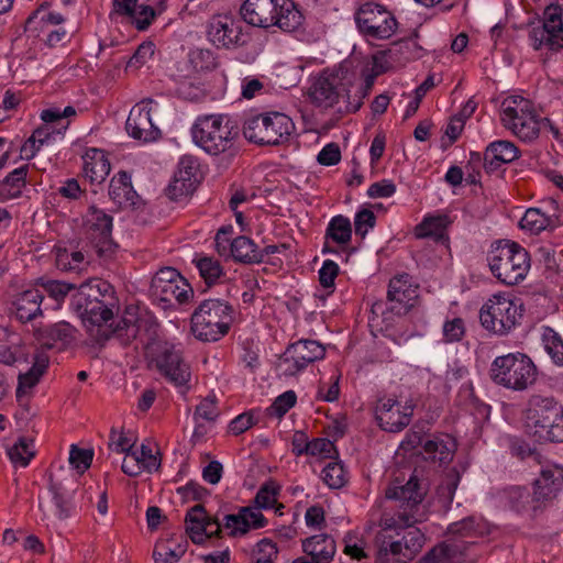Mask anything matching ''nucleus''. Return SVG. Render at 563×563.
I'll list each match as a JSON object with an SVG mask.
<instances>
[{"label":"nucleus","mask_w":563,"mask_h":563,"mask_svg":"<svg viewBox=\"0 0 563 563\" xmlns=\"http://www.w3.org/2000/svg\"><path fill=\"white\" fill-rule=\"evenodd\" d=\"M240 12L252 26H276L284 32H294L303 22V15L292 0H245Z\"/></svg>","instance_id":"obj_5"},{"label":"nucleus","mask_w":563,"mask_h":563,"mask_svg":"<svg viewBox=\"0 0 563 563\" xmlns=\"http://www.w3.org/2000/svg\"><path fill=\"white\" fill-rule=\"evenodd\" d=\"M427 494V487L415 475L405 485L393 483L385 492L387 500L398 503L395 514L385 511L375 536L376 563H407L422 550L426 537L413 528L416 514Z\"/></svg>","instance_id":"obj_1"},{"label":"nucleus","mask_w":563,"mask_h":563,"mask_svg":"<svg viewBox=\"0 0 563 563\" xmlns=\"http://www.w3.org/2000/svg\"><path fill=\"white\" fill-rule=\"evenodd\" d=\"M450 220L448 216H430L426 217L421 223L415 229V234L419 239L443 236Z\"/></svg>","instance_id":"obj_42"},{"label":"nucleus","mask_w":563,"mask_h":563,"mask_svg":"<svg viewBox=\"0 0 563 563\" xmlns=\"http://www.w3.org/2000/svg\"><path fill=\"white\" fill-rule=\"evenodd\" d=\"M231 257L246 264L262 263L263 252L250 238L241 235L232 240Z\"/></svg>","instance_id":"obj_36"},{"label":"nucleus","mask_w":563,"mask_h":563,"mask_svg":"<svg viewBox=\"0 0 563 563\" xmlns=\"http://www.w3.org/2000/svg\"><path fill=\"white\" fill-rule=\"evenodd\" d=\"M496 503L530 520L537 518L545 509L534 492L531 495L527 488L520 486L499 490L496 494Z\"/></svg>","instance_id":"obj_19"},{"label":"nucleus","mask_w":563,"mask_h":563,"mask_svg":"<svg viewBox=\"0 0 563 563\" xmlns=\"http://www.w3.org/2000/svg\"><path fill=\"white\" fill-rule=\"evenodd\" d=\"M152 104L151 99H144L131 109L125 122L129 136L139 141H157L162 137L161 130L152 121Z\"/></svg>","instance_id":"obj_22"},{"label":"nucleus","mask_w":563,"mask_h":563,"mask_svg":"<svg viewBox=\"0 0 563 563\" xmlns=\"http://www.w3.org/2000/svg\"><path fill=\"white\" fill-rule=\"evenodd\" d=\"M278 492L279 487L274 482L265 483L255 496L256 508L243 507L238 514L225 515L223 521L209 517L202 505H195L186 515V532L194 543L201 544L209 538L220 537L222 528L230 530L233 537L263 528L267 520L258 508L268 509L277 505L276 512L282 514L284 506L277 504Z\"/></svg>","instance_id":"obj_3"},{"label":"nucleus","mask_w":563,"mask_h":563,"mask_svg":"<svg viewBox=\"0 0 563 563\" xmlns=\"http://www.w3.org/2000/svg\"><path fill=\"white\" fill-rule=\"evenodd\" d=\"M563 487V467L558 464L542 466L540 475L533 483L538 498L547 508Z\"/></svg>","instance_id":"obj_24"},{"label":"nucleus","mask_w":563,"mask_h":563,"mask_svg":"<svg viewBox=\"0 0 563 563\" xmlns=\"http://www.w3.org/2000/svg\"><path fill=\"white\" fill-rule=\"evenodd\" d=\"M266 130L263 115H257L244 123L243 135L246 141H266Z\"/></svg>","instance_id":"obj_51"},{"label":"nucleus","mask_w":563,"mask_h":563,"mask_svg":"<svg viewBox=\"0 0 563 563\" xmlns=\"http://www.w3.org/2000/svg\"><path fill=\"white\" fill-rule=\"evenodd\" d=\"M322 481L332 489L342 488L347 483V473L341 462L331 461L322 470Z\"/></svg>","instance_id":"obj_47"},{"label":"nucleus","mask_w":563,"mask_h":563,"mask_svg":"<svg viewBox=\"0 0 563 563\" xmlns=\"http://www.w3.org/2000/svg\"><path fill=\"white\" fill-rule=\"evenodd\" d=\"M42 286L44 287L48 296L52 297L57 302H62L65 299V297L69 294V291L75 288L73 284L54 279L43 282Z\"/></svg>","instance_id":"obj_57"},{"label":"nucleus","mask_w":563,"mask_h":563,"mask_svg":"<svg viewBox=\"0 0 563 563\" xmlns=\"http://www.w3.org/2000/svg\"><path fill=\"white\" fill-rule=\"evenodd\" d=\"M412 412V405H406L402 409H400V405H398L389 413H384L385 417H382L378 423L385 431L398 432L410 423Z\"/></svg>","instance_id":"obj_38"},{"label":"nucleus","mask_w":563,"mask_h":563,"mask_svg":"<svg viewBox=\"0 0 563 563\" xmlns=\"http://www.w3.org/2000/svg\"><path fill=\"white\" fill-rule=\"evenodd\" d=\"M47 365V357L37 356L27 372L19 374L15 397L20 405L24 406L27 404L34 387L38 384Z\"/></svg>","instance_id":"obj_27"},{"label":"nucleus","mask_w":563,"mask_h":563,"mask_svg":"<svg viewBox=\"0 0 563 563\" xmlns=\"http://www.w3.org/2000/svg\"><path fill=\"white\" fill-rule=\"evenodd\" d=\"M396 192V185L388 179H383L372 184L367 189L369 198H388Z\"/></svg>","instance_id":"obj_64"},{"label":"nucleus","mask_w":563,"mask_h":563,"mask_svg":"<svg viewBox=\"0 0 563 563\" xmlns=\"http://www.w3.org/2000/svg\"><path fill=\"white\" fill-rule=\"evenodd\" d=\"M232 227H223L216 234V250L220 256L231 257V243L232 240L230 234L232 233Z\"/></svg>","instance_id":"obj_63"},{"label":"nucleus","mask_w":563,"mask_h":563,"mask_svg":"<svg viewBox=\"0 0 563 563\" xmlns=\"http://www.w3.org/2000/svg\"><path fill=\"white\" fill-rule=\"evenodd\" d=\"M526 426L539 442H563V406L551 397L532 396Z\"/></svg>","instance_id":"obj_9"},{"label":"nucleus","mask_w":563,"mask_h":563,"mask_svg":"<svg viewBox=\"0 0 563 563\" xmlns=\"http://www.w3.org/2000/svg\"><path fill=\"white\" fill-rule=\"evenodd\" d=\"M325 349L314 340H299L290 344L280 358L279 368L286 376H294L309 364L324 357Z\"/></svg>","instance_id":"obj_17"},{"label":"nucleus","mask_w":563,"mask_h":563,"mask_svg":"<svg viewBox=\"0 0 563 563\" xmlns=\"http://www.w3.org/2000/svg\"><path fill=\"white\" fill-rule=\"evenodd\" d=\"M135 441L123 432H117L113 428L110 432V448L119 453L132 452Z\"/></svg>","instance_id":"obj_62"},{"label":"nucleus","mask_w":563,"mask_h":563,"mask_svg":"<svg viewBox=\"0 0 563 563\" xmlns=\"http://www.w3.org/2000/svg\"><path fill=\"white\" fill-rule=\"evenodd\" d=\"M77 329L67 321H59L35 330L36 340L48 349L65 350L77 339Z\"/></svg>","instance_id":"obj_23"},{"label":"nucleus","mask_w":563,"mask_h":563,"mask_svg":"<svg viewBox=\"0 0 563 563\" xmlns=\"http://www.w3.org/2000/svg\"><path fill=\"white\" fill-rule=\"evenodd\" d=\"M443 340L446 343L459 342L465 334V323L462 318L455 317L450 320H445L443 323Z\"/></svg>","instance_id":"obj_53"},{"label":"nucleus","mask_w":563,"mask_h":563,"mask_svg":"<svg viewBox=\"0 0 563 563\" xmlns=\"http://www.w3.org/2000/svg\"><path fill=\"white\" fill-rule=\"evenodd\" d=\"M71 307L80 317L84 325L103 343L111 335L128 344L131 340L142 338V331L154 338L157 332V321L152 317L132 319L121 318L113 325L114 316L119 312V301L114 295L113 286L100 278L82 283L71 297Z\"/></svg>","instance_id":"obj_2"},{"label":"nucleus","mask_w":563,"mask_h":563,"mask_svg":"<svg viewBox=\"0 0 563 563\" xmlns=\"http://www.w3.org/2000/svg\"><path fill=\"white\" fill-rule=\"evenodd\" d=\"M487 262L492 274L506 285L521 282L530 268L526 249L510 240L494 241L487 253Z\"/></svg>","instance_id":"obj_7"},{"label":"nucleus","mask_w":563,"mask_h":563,"mask_svg":"<svg viewBox=\"0 0 563 563\" xmlns=\"http://www.w3.org/2000/svg\"><path fill=\"white\" fill-rule=\"evenodd\" d=\"M76 115V109L67 106L64 109L49 108L41 112L43 124L26 141H57L63 139L69 126V118Z\"/></svg>","instance_id":"obj_21"},{"label":"nucleus","mask_w":563,"mask_h":563,"mask_svg":"<svg viewBox=\"0 0 563 563\" xmlns=\"http://www.w3.org/2000/svg\"><path fill=\"white\" fill-rule=\"evenodd\" d=\"M93 453L90 450L79 449L76 445H71L69 452V463L74 468L84 473L91 465Z\"/></svg>","instance_id":"obj_54"},{"label":"nucleus","mask_w":563,"mask_h":563,"mask_svg":"<svg viewBox=\"0 0 563 563\" xmlns=\"http://www.w3.org/2000/svg\"><path fill=\"white\" fill-rule=\"evenodd\" d=\"M194 263L200 274V277L208 286L217 284L220 278L224 276L221 264L212 257L202 256L194 260Z\"/></svg>","instance_id":"obj_44"},{"label":"nucleus","mask_w":563,"mask_h":563,"mask_svg":"<svg viewBox=\"0 0 563 563\" xmlns=\"http://www.w3.org/2000/svg\"><path fill=\"white\" fill-rule=\"evenodd\" d=\"M541 342L552 362L563 366V336L550 327H543Z\"/></svg>","instance_id":"obj_40"},{"label":"nucleus","mask_w":563,"mask_h":563,"mask_svg":"<svg viewBox=\"0 0 563 563\" xmlns=\"http://www.w3.org/2000/svg\"><path fill=\"white\" fill-rule=\"evenodd\" d=\"M233 320L234 310L229 302L206 299L191 314V331L200 341L214 342L229 332Z\"/></svg>","instance_id":"obj_10"},{"label":"nucleus","mask_w":563,"mask_h":563,"mask_svg":"<svg viewBox=\"0 0 563 563\" xmlns=\"http://www.w3.org/2000/svg\"><path fill=\"white\" fill-rule=\"evenodd\" d=\"M200 183L199 164L192 156H183L177 165V169L167 186L166 196L175 201L191 196Z\"/></svg>","instance_id":"obj_20"},{"label":"nucleus","mask_w":563,"mask_h":563,"mask_svg":"<svg viewBox=\"0 0 563 563\" xmlns=\"http://www.w3.org/2000/svg\"><path fill=\"white\" fill-rule=\"evenodd\" d=\"M459 552V544L442 543L430 550L418 563H453Z\"/></svg>","instance_id":"obj_45"},{"label":"nucleus","mask_w":563,"mask_h":563,"mask_svg":"<svg viewBox=\"0 0 563 563\" xmlns=\"http://www.w3.org/2000/svg\"><path fill=\"white\" fill-rule=\"evenodd\" d=\"M418 297V285L412 282L411 276L399 274L389 282L386 301L374 302L371 312L389 320L386 316L388 313L402 316L409 312L416 306Z\"/></svg>","instance_id":"obj_12"},{"label":"nucleus","mask_w":563,"mask_h":563,"mask_svg":"<svg viewBox=\"0 0 563 563\" xmlns=\"http://www.w3.org/2000/svg\"><path fill=\"white\" fill-rule=\"evenodd\" d=\"M155 45L152 42H143L128 62V67L140 68L153 58Z\"/></svg>","instance_id":"obj_58"},{"label":"nucleus","mask_w":563,"mask_h":563,"mask_svg":"<svg viewBox=\"0 0 563 563\" xmlns=\"http://www.w3.org/2000/svg\"><path fill=\"white\" fill-rule=\"evenodd\" d=\"M55 263L57 268L64 272H78L86 264L82 252L67 249L56 250Z\"/></svg>","instance_id":"obj_46"},{"label":"nucleus","mask_w":563,"mask_h":563,"mask_svg":"<svg viewBox=\"0 0 563 563\" xmlns=\"http://www.w3.org/2000/svg\"><path fill=\"white\" fill-rule=\"evenodd\" d=\"M186 553V543L163 540L155 544L153 559L155 563H176Z\"/></svg>","instance_id":"obj_41"},{"label":"nucleus","mask_w":563,"mask_h":563,"mask_svg":"<svg viewBox=\"0 0 563 563\" xmlns=\"http://www.w3.org/2000/svg\"><path fill=\"white\" fill-rule=\"evenodd\" d=\"M296 394L292 390L285 391L278 396L271 407L267 408L268 416L282 418L296 404Z\"/></svg>","instance_id":"obj_50"},{"label":"nucleus","mask_w":563,"mask_h":563,"mask_svg":"<svg viewBox=\"0 0 563 563\" xmlns=\"http://www.w3.org/2000/svg\"><path fill=\"white\" fill-rule=\"evenodd\" d=\"M109 196L120 208L135 206L139 198L136 191L133 189L131 176L125 172H120L111 179Z\"/></svg>","instance_id":"obj_31"},{"label":"nucleus","mask_w":563,"mask_h":563,"mask_svg":"<svg viewBox=\"0 0 563 563\" xmlns=\"http://www.w3.org/2000/svg\"><path fill=\"white\" fill-rule=\"evenodd\" d=\"M456 443L453 438L449 435L434 437L427 440L423 444V451L427 459L439 462L440 464L450 463L453 460Z\"/></svg>","instance_id":"obj_34"},{"label":"nucleus","mask_w":563,"mask_h":563,"mask_svg":"<svg viewBox=\"0 0 563 563\" xmlns=\"http://www.w3.org/2000/svg\"><path fill=\"white\" fill-rule=\"evenodd\" d=\"M218 416L219 410L217 408L214 397H207L203 400H201L200 404L196 407L194 420H203L207 423L211 424L216 421Z\"/></svg>","instance_id":"obj_52"},{"label":"nucleus","mask_w":563,"mask_h":563,"mask_svg":"<svg viewBox=\"0 0 563 563\" xmlns=\"http://www.w3.org/2000/svg\"><path fill=\"white\" fill-rule=\"evenodd\" d=\"M27 169V165L15 168L0 181V201L16 199L22 195L26 186Z\"/></svg>","instance_id":"obj_35"},{"label":"nucleus","mask_w":563,"mask_h":563,"mask_svg":"<svg viewBox=\"0 0 563 563\" xmlns=\"http://www.w3.org/2000/svg\"><path fill=\"white\" fill-rule=\"evenodd\" d=\"M150 291L165 307L172 306L174 301L187 303L194 297L189 283L173 267H164L153 276Z\"/></svg>","instance_id":"obj_15"},{"label":"nucleus","mask_w":563,"mask_h":563,"mask_svg":"<svg viewBox=\"0 0 563 563\" xmlns=\"http://www.w3.org/2000/svg\"><path fill=\"white\" fill-rule=\"evenodd\" d=\"M352 239V225L349 218L335 216L328 223L325 230V243L323 253L335 252L329 244V241L338 245H347Z\"/></svg>","instance_id":"obj_33"},{"label":"nucleus","mask_w":563,"mask_h":563,"mask_svg":"<svg viewBox=\"0 0 563 563\" xmlns=\"http://www.w3.org/2000/svg\"><path fill=\"white\" fill-rule=\"evenodd\" d=\"M521 317V306L510 296L503 295L492 296L479 312L482 325L499 335L510 332Z\"/></svg>","instance_id":"obj_13"},{"label":"nucleus","mask_w":563,"mask_h":563,"mask_svg":"<svg viewBox=\"0 0 563 563\" xmlns=\"http://www.w3.org/2000/svg\"><path fill=\"white\" fill-rule=\"evenodd\" d=\"M43 298V294L36 288H30L19 294L13 301L15 317L21 322H27L42 314Z\"/></svg>","instance_id":"obj_29"},{"label":"nucleus","mask_w":563,"mask_h":563,"mask_svg":"<svg viewBox=\"0 0 563 563\" xmlns=\"http://www.w3.org/2000/svg\"><path fill=\"white\" fill-rule=\"evenodd\" d=\"M257 556L255 562L274 563L278 555L276 543L269 539H262L257 544Z\"/></svg>","instance_id":"obj_61"},{"label":"nucleus","mask_w":563,"mask_h":563,"mask_svg":"<svg viewBox=\"0 0 563 563\" xmlns=\"http://www.w3.org/2000/svg\"><path fill=\"white\" fill-rule=\"evenodd\" d=\"M543 25L556 33V35L553 36L556 44H563L562 9L559 4L552 3L547 7L544 10Z\"/></svg>","instance_id":"obj_48"},{"label":"nucleus","mask_w":563,"mask_h":563,"mask_svg":"<svg viewBox=\"0 0 563 563\" xmlns=\"http://www.w3.org/2000/svg\"><path fill=\"white\" fill-rule=\"evenodd\" d=\"M113 218L104 210L90 207L84 218V234L100 256L113 251Z\"/></svg>","instance_id":"obj_16"},{"label":"nucleus","mask_w":563,"mask_h":563,"mask_svg":"<svg viewBox=\"0 0 563 563\" xmlns=\"http://www.w3.org/2000/svg\"><path fill=\"white\" fill-rule=\"evenodd\" d=\"M354 19L358 31L372 40H388L398 29V21L393 12L375 2L362 4Z\"/></svg>","instance_id":"obj_14"},{"label":"nucleus","mask_w":563,"mask_h":563,"mask_svg":"<svg viewBox=\"0 0 563 563\" xmlns=\"http://www.w3.org/2000/svg\"><path fill=\"white\" fill-rule=\"evenodd\" d=\"M155 15L156 13L152 7L142 4L135 7L133 14H130L128 18H130L137 30L144 31L151 25Z\"/></svg>","instance_id":"obj_56"},{"label":"nucleus","mask_w":563,"mask_h":563,"mask_svg":"<svg viewBox=\"0 0 563 563\" xmlns=\"http://www.w3.org/2000/svg\"><path fill=\"white\" fill-rule=\"evenodd\" d=\"M84 174L91 183H102L111 170L110 162L103 150L89 148L82 156Z\"/></svg>","instance_id":"obj_30"},{"label":"nucleus","mask_w":563,"mask_h":563,"mask_svg":"<svg viewBox=\"0 0 563 563\" xmlns=\"http://www.w3.org/2000/svg\"><path fill=\"white\" fill-rule=\"evenodd\" d=\"M341 150L336 143H327V145L317 155V162L322 166H333L341 161Z\"/></svg>","instance_id":"obj_59"},{"label":"nucleus","mask_w":563,"mask_h":563,"mask_svg":"<svg viewBox=\"0 0 563 563\" xmlns=\"http://www.w3.org/2000/svg\"><path fill=\"white\" fill-rule=\"evenodd\" d=\"M501 121L505 128L521 141H532L539 137H549L545 132H551L552 137H559V130L551 124L549 119H540L533 103L521 97L510 96L501 102Z\"/></svg>","instance_id":"obj_6"},{"label":"nucleus","mask_w":563,"mask_h":563,"mask_svg":"<svg viewBox=\"0 0 563 563\" xmlns=\"http://www.w3.org/2000/svg\"><path fill=\"white\" fill-rule=\"evenodd\" d=\"M48 490L52 494L55 506V515L58 519L65 520L69 518L75 509L73 497L75 489L63 481L54 479L53 475L48 476Z\"/></svg>","instance_id":"obj_28"},{"label":"nucleus","mask_w":563,"mask_h":563,"mask_svg":"<svg viewBox=\"0 0 563 563\" xmlns=\"http://www.w3.org/2000/svg\"><path fill=\"white\" fill-rule=\"evenodd\" d=\"M208 40L218 48H234L246 43L242 23L228 14L212 16L207 24Z\"/></svg>","instance_id":"obj_18"},{"label":"nucleus","mask_w":563,"mask_h":563,"mask_svg":"<svg viewBox=\"0 0 563 563\" xmlns=\"http://www.w3.org/2000/svg\"><path fill=\"white\" fill-rule=\"evenodd\" d=\"M490 378L505 388L525 390L536 382L537 367L526 354L509 353L493 361Z\"/></svg>","instance_id":"obj_11"},{"label":"nucleus","mask_w":563,"mask_h":563,"mask_svg":"<svg viewBox=\"0 0 563 563\" xmlns=\"http://www.w3.org/2000/svg\"><path fill=\"white\" fill-rule=\"evenodd\" d=\"M352 79L353 76L343 67L323 70L313 78L309 87V97L318 107H336L340 113L355 112L361 108V99L355 97L351 100Z\"/></svg>","instance_id":"obj_4"},{"label":"nucleus","mask_w":563,"mask_h":563,"mask_svg":"<svg viewBox=\"0 0 563 563\" xmlns=\"http://www.w3.org/2000/svg\"><path fill=\"white\" fill-rule=\"evenodd\" d=\"M192 141H229L230 131L228 123L223 124L222 115L198 117L191 128Z\"/></svg>","instance_id":"obj_25"},{"label":"nucleus","mask_w":563,"mask_h":563,"mask_svg":"<svg viewBox=\"0 0 563 563\" xmlns=\"http://www.w3.org/2000/svg\"><path fill=\"white\" fill-rule=\"evenodd\" d=\"M338 274L339 265L335 262L331 260L323 262L321 268L319 269V282L324 289H329L328 294L333 291L335 285L334 282L338 277Z\"/></svg>","instance_id":"obj_55"},{"label":"nucleus","mask_w":563,"mask_h":563,"mask_svg":"<svg viewBox=\"0 0 563 563\" xmlns=\"http://www.w3.org/2000/svg\"><path fill=\"white\" fill-rule=\"evenodd\" d=\"M302 551L314 563H331L336 553V542L331 534L319 533L301 541Z\"/></svg>","instance_id":"obj_26"},{"label":"nucleus","mask_w":563,"mask_h":563,"mask_svg":"<svg viewBox=\"0 0 563 563\" xmlns=\"http://www.w3.org/2000/svg\"><path fill=\"white\" fill-rule=\"evenodd\" d=\"M267 130L265 131L266 141H279L285 136H289L295 131L292 120L279 112H273L263 115Z\"/></svg>","instance_id":"obj_37"},{"label":"nucleus","mask_w":563,"mask_h":563,"mask_svg":"<svg viewBox=\"0 0 563 563\" xmlns=\"http://www.w3.org/2000/svg\"><path fill=\"white\" fill-rule=\"evenodd\" d=\"M519 157L515 143H489L484 154V167L487 173H494L503 164L514 162Z\"/></svg>","instance_id":"obj_32"},{"label":"nucleus","mask_w":563,"mask_h":563,"mask_svg":"<svg viewBox=\"0 0 563 563\" xmlns=\"http://www.w3.org/2000/svg\"><path fill=\"white\" fill-rule=\"evenodd\" d=\"M159 324L154 338L142 331L141 342L145 344L146 353L152 357L159 373L176 387H186L191 378L190 366L184 360L181 349L168 341H158Z\"/></svg>","instance_id":"obj_8"},{"label":"nucleus","mask_w":563,"mask_h":563,"mask_svg":"<svg viewBox=\"0 0 563 563\" xmlns=\"http://www.w3.org/2000/svg\"><path fill=\"white\" fill-rule=\"evenodd\" d=\"M34 440L29 437H20L16 442L8 449L10 461L20 467L29 465L31 460L35 456Z\"/></svg>","instance_id":"obj_39"},{"label":"nucleus","mask_w":563,"mask_h":563,"mask_svg":"<svg viewBox=\"0 0 563 563\" xmlns=\"http://www.w3.org/2000/svg\"><path fill=\"white\" fill-rule=\"evenodd\" d=\"M554 35H556L555 32H552L550 29L542 25L532 29L530 38L534 49H540L543 45L548 46L550 49H559L563 44H556L554 42Z\"/></svg>","instance_id":"obj_49"},{"label":"nucleus","mask_w":563,"mask_h":563,"mask_svg":"<svg viewBox=\"0 0 563 563\" xmlns=\"http://www.w3.org/2000/svg\"><path fill=\"white\" fill-rule=\"evenodd\" d=\"M376 217L369 209H363L355 214L354 227L355 233L365 236L369 229L375 225Z\"/></svg>","instance_id":"obj_60"},{"label":"nucleus","mask_w":563,"mask_h":563,"mask_svg":"<svg viewBox=\"0 0 563 563\" xmlns=\"http://www.w3.org/2000/svg\"><path fill=\"white\" fill-rule=\"evenodd\" d=\"M555 224V219L544 214L538 208L528 209L520 220V227L523 230H528L531 233H539L548 228H552Z\"/></svg>","instance_id":"obj_43"}]
</instances>
